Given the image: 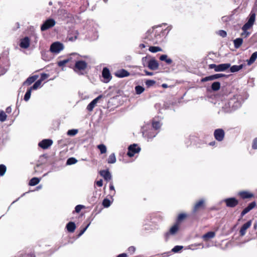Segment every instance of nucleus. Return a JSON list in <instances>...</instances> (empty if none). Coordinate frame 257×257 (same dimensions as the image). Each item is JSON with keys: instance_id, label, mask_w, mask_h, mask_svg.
Segmentation results:
<instances>
[{"instance_id": "46", "label": "nucleus", "mask_w": 257, "mask_h": 257, "mask_svg": "<svg viewBox=\"0 0 257 257\" xmlns=\"http://www.w3.org/2000/svg\"><path fill=\"white\" fill-rule=\"evenodd\" d=\"M69 60H70L69 59H65V60L59 61L58 62V64L59 66H63L65 65L67 63H68L69 61Z\"/></svg>"}, {"instance_id": "29", "label": "nucleus", "mask_w": 257, "mask_h": 257, "mask_svg": "<svg viewBox=\"0 0 257 257\" xmlns=\"http://www.w3.org/2000/svg\"><path fill=\"white\" fill-rule=\"evenodd\" d=\"M243 40L242 38H237L233 41L235 48H238L242 44Z\"/></svg>"}, {"instance_id": "58", "label": "nucleus", "mask_w": 257, "mask_h": 257, "mask_svg": "<svg viewBox=\"0 0 257 257\" xmlns=\"http://www.w3.org/2000/svg\"><path fill=\"white\" fill-rule=\"evenodd\" d=\"M96 185L99 186V187H101L103 185V181H102V180H99L98 181H97L96 182Z\"/></svg>"}, {"instance_id": "60", "label": "nucleus", "mask_w": 257, "mask_h": 257, "mask_svg": "<svg viewBox=\"0 0 257 257\" xmlns=\"http://www.w3.org/2000/svg\"><path fill=\"white\" fill-rule=\"evenodd\" d=\"M175 98H176V100H178V103H182V100L183 99L184 97H175Z\"/></svg>"}, {"instance_id": "7", "label": "nucleus", "mask_w": 257, "mask_h": 257, "mask_svg": "<svg viewBox=\"0 0 257 257\" xmlns=\"http://www.w3.org/2000/svg\"><path fill=\"white\" fill-rule=\"evenodd\" d=\"M56 24L55 21L53 19H49L47 20L41 27V30L42 31L47 30Z\"/></svg>"}, {"instance_id": "43", "label": "nucleus", "mask_w": 257, "mask_h": 257, "mask_svg": "<svg viewBox=\"0 0 257 257\" xmlns=\"http://www.w3.org/2000/svg\"><path fill=\"white\" fill-rule=\"evenodd\" d=\"M135 90L137 94H140L144 91V88L142 86H137L135 87Z\"/></svg>"}, {"instance_id": "42", "label": "nucleus", "mask_w": 257, "mask_h": 257, "mask_svg": "<svg viewBox=\"0 0 257 257\" xmlns=\"http://www.w3.org/2000/svg\"><path fill=\"white\" fill-rule=\"evenodd\" d=\"M110 204H111V202L109 199H108L107 198H105L103 199V200L102 201V205L104 207L107 208L109 206H110Z\"/></svg>"}, {"instance_id": "61", "label": "nucleus", "mask_w": 257, "mask_h": 257, "mask_svg": "<svg viewBox=\"0 0 257 257\" xmlns=\"http://www.w3.org/2000/svg\"><path fill=\"white\" fill-rule=\"evenodd\" d=\"M12 112V108L11 106H9L6 108V112L10 113Z\"/></svg>"}, {"instance_id": "30", "label": "nucleus", "mask_w": 257, "mask_h": 257, "mask_svg": "<svg viewBox=\"0 0 257 257\" xmlns=\"http://www.w3.org/2000/svg\"><path fill=\"white\" fill-rule=\"evenodd\" d=\"M160 59L161 61H164L166 62V63L168 64H170L172 62V60L171 59L168 58L167 55H162L160 56Z\"/></svg>"}, {"instance_id": "49", "label": "nucleus", "mask_w": 257, "mask_h": 257, "mask_svg": "<svg viewBox=\"0 0 257 257\" xmlns=\"http://www.w3.org/2000/svg\"><path fill=\"white\" fill-rule=\"evenodd\" d=\"M218 34L219 35L221 36L222 37H225L227 35V33L225 31L223 30H220L218 31Z\"/></svg>"}, {"instance_id": "27", "label": "nucleus", "mask_w": 257, "mask_h": 257, "mask_svg": "<svg viewBox=\"0 0 257 257\" xmlns=\"http://www.w3.org/2000/svg\"><path fill=\"white\" fill-rule=\"evenodd\" d=\"M257 58V52H254L251 56L249 59L247 61V64L248 65L253 63Z\"/></svg>"}, {"instance_id": "19", "label": "nucleus", "mask_w": 257, "mask_h": 257, "mask_svg": "<svg viewBox=\"0 0 257 257\" xmlns=\"http://www.w3.org/2000/svg\"><path fill=\"white\" fill-rule=\"evenodd\" d=\"M100 175L106 181L110 180L112 178L111 175L108 170L100 171Z\"/></svg>"}, {"instance_id": "48", "label": "nucleus", "mask_w": 257, "mask_h": 257, "mask_svg": "<svg viewBox=\"0 0 257 257\" xmlns=\"http://www.w3.org/2000/svg\"><path fill=\"white\" fill-rule=\"evenodd\" d=\"M186 217V215L184 213H181L178 216V221H180Z\"/></svg>"}, {"instance_id": "45", "label": "nucleus", "mask_w": 257, "mask_h": 257, "mask_svg": "<svg viewBox=\"0 0 257 257\" xmlns=\"http://www.w3.org/2000/svg\"><path fill=\"white\" fill-rule=\"evenodd\" d=\"M83 208H84V206L82 205H77L75 207V211L76 213H79Z\"/></svg>"}, {"instance_id": "41", "label": "nucleus", "mask_w": 257, "mask_h": 257, "mask_svg": "<svg viewBox=\"0 0 257 257\" xmlns=\"http://www.w3.org/2000/svg\"><path fill=\"white\" fill-rule=\"evenodd\" d=\"M6 166L3 164L0 165V176H4L6 172Z\"/></svg>"}, {"instance_id": "18", "label": "nucleus", "mask_w": 257, "mask_h": 257, "mask_svg": "<svg viewBox=\"0 0 257 257\" xmlns=\"http://www.w3.org/2000/svg\"><path fill=\"white\" fill-rule=\"evenodd\" d=\"M115 75L116 76L119 77V78H122L124 77H126L130 75V73L127 71L126 70L122 69L117 70L115 73Z\"/></svg>"}, {"instance_id": "5", "label": "nucleus", "mask_w": 257, "mask_h": 257, "mask_svg": "<svg viewBox=\"0 0 257 257\" xmlns=\"http://www.w3.org/2000/svg\"><path fill=\"white\" fill-rule=\"evenodd\" d=\"M255 20V14L254 13H251L249 15V18L247 23H246L242 27V30H247L253 26Z\"/></svg>"}, {"instance_id": "50", "label": "nucleus", "mask_w": 257, "mask_h": 257, "mask_svg": "<svg viewBox=\"0 0 257 257\" xmlns=\"http://www.w3.org/2000/svg\"><path fill=\"white\" fill-rule=\"evenodd\" d=\"M90 224V223H88L85 228H84L83 229H82L80 231V232L78 234V236H81L84 233V232L86 230L87 228L89 227Z\"/></svg>"}, {"instance_id": "3", "label": "nucleus", "mask_w": 257, "mask_h": 257, "mask_svg": "<svg viewBox=\"0 0 257 257\" xmlns=\"http://www.w3.org/2000/svg\"><path fill=\"white\" fill-rule=\"evenodd\" d=\"M230 67L229 63H223L219 65L211 64L209 65L210 69H214L216 72L224 71Z\"/></svg>"}, {"instance_id": "55", "label": "nucleus", "mask_w": 257, "mask_h": 257, "mask_svg": "<svg viewBox=\"0 0 257 257\" xmlns=\"http://www.w3.org/2000/svg\"><path fill=\"white\" fill-rule=\"evenodd\" d=\"M255 202H252L250 203L249 204V205L247 206V207L250 209H252L255 206Z\"/></svg>"}, {"instance_id": "53", "label": "nucleus", "mask_w": 257, "mask_h": 257, "mask_svg": "<svg viewBox=\"0 0 257 257\" xmlns=\"http://www.w3.org/2000/svg\"><path fill=\"white\" fill-rule=\"evenodd\" d=\"M243 32L241 34V36L246 38L249 35V33L247 31V30H242Z\"/></svg>"}, {"instance_id": "16", "label": "nucleus", "mask_w": 257, "mask_h": 257, "mask_svg": "<svg viewBox=\"0 0 257 257\" xmlns=\"http://www.w3.org/2000/svg\"><path fill=\"white\" fill-rule=\"evenodd\" d=\"M148 67L151 70H155L158 68L159 64L155 59H152L148 62Z\"/></svg>"}, {"instance_id": "10", "label": "nucleus", "mask_w": 257, "mask_h": 257, "mask_svg": "<svg viewBox=\"0 0 257 257\" xmlns=\"http://www.w3.org/2000/svg\"><path fill=\"white\" fill-rule=\"evenodd\" d=\"M224 201L228 207L233 208L238 204V201L234 197L226 198L224 200Z\"/></svg>"}, {"instance_id": "52", "label": "nucleus", "mask_w": 257, "mask_h": 257, "mask_svg": "<svg viewBox=\"0 0 257 257\" xmlns=\"http://www.w3.org/2000/svg\"><path fill=\"white\" fill-rule=\"evenodd\" d=\"M32 90H33V89L31 88V87L30 88H29L27 90V91L26 93H25V94L24 96H25V97H29V96H31V91H32Z\"/></svg>"}, {"instance_id": "14", "label": "nucleus", "mask_w": 257, "mask_h": 257, "mask_svg": "<svg viewBox=\"0 0 257 257\" xmlns=\"http://www.w3.org/2000/svg\"><path fill=\"white\" fill-rule=\"evenodd\" d=\"M161 118L158 117H155L153 121H152V126L154 129H155L156 131L159 129L162 124V123L161 122Z\"/></svg>"}, {"instance_id": "62", "label": "nucleus", "mask_w": 257, "mask_h": 257, "mask_svg": "<svg viewBox=\"0 0 257 257\" xmlns=\"http://www.w3.org/2000/svg\"><path fill=\"white\" fill-rule=\"evenodd\" d=\"M144 72H145L146 74L147 75H149V76H151V75H153V72H148V71L147 70H144Z\"/></svg>"}, {"instance_id": "63", "label": "nucleus", "mask_w": 257, "mask_h": 257, "mask_svg": "<svg viewBox=\"0 0 257 257\" xmlns=\"http://www.w3.org/2000/svg\"><path fill=\"white\" fill-rule=\"evenodd\" d=\"M117 257H127V254L125 253L119 254Z\"/></svg>"}, {"instance_id": "26", "label": "nucleus", "mask_w": 257, "mask_h": 257, "mask_svg": "<svg viewBox=\"0 0 257 257\" xmlns=\"http://www.w3.org/2000/svg\"><path fill=\"white\" fill-rule=\"evenodd\" d=\"M243 67V64H241L240 65H233L232 66L230 67V71L232 73H234L241 70Z\"/></svg>"}, {"instance_id": "51", "label": "nucleus", "mask_w": 257, "mask_h": 257, "mask_svg": "<svg viewBox=\"0 0 257 257\" xmlns=\"http://www.w3.org/2000/svg\"><path fill=\"white\" fill-rule=\"evenodd\" d=\"M252 148L253 149H257V138L253 140Z\"/></svg>"}, {"instance_id": "35", "label": "nucleus", "mask_w": 257, "mask_h": 257, "mask_svg": "<svg viewBox=\"0 0 257 257\" xmlns=\"http://www.w3.org/2000/svg\"><path fill=\"white\" fill-rule=\"evenodd\" d=\"M97 148L100 150L101 154H104L106 152V147L104 145H99L97 146Z\"/></svg>"}, {"instance_id": "33", "label": "nucleus", "mask_w": 257, "mask_h": 257, "mask_svg": "<svg viewBox=\"0 0 257 257\" xmlns=\"http://www.w3.org/2000/svg\"><path fill=\"white\" fill-rule=\"evenodd\" d=\"M116 162V158L114 153H112L108 157L107 163L109 164H113Z\"/></svg>"}, {"instance_id": "37", "label": "nucleus", "mask_w": 257, "mask_h": 257, "mask_svg": "<svg viewBox=\"0 0 257 257\" xmlns=\"http://www.w3.org/2000/svg\"><path fill=\"white\" fill-rule=\"evenodd\" d=\"M7 115L6 113L3 110H0V121H5L7 119Z\"/></svg>"}, {"instance_id": "38", "label": "nucleus", "mask_w": 257, "mask_h": 257, "mask_svg": "<svg viewBox=\"0 0 257 257\" xmlns=\"http://www.w3.org/2000/svg\"><path fill=\"white\" fill-rule=\"evenodd\" d=\"M78 131L77 129L69 130L68 131L67 134L70 136H74L78 133Z\"/></svg>"}, {"instance_id": "13", "label": "nucleus", "mask_w": 257, "mask_h": 257, "mask_svg": "<svg viewBox=\"0 0 257 257\" xmlns=\"http://www.w3.org/2000/svg\"><path fill=\"white\" fill-rule=\"evenodd\" d=\"M102 76L104 79V82L107 83L109 82L111 79V76L110 75L109 70L107 68H104L102 70Z\"/></svg>"}, {"instance_id": "2", "label": "nucleus", "mask_w": 257, "mask_h": 257, "mask_svg": "<svg viewBox=\"0 0 257 257\" xmlns=\"http://www.w3.org/2000/svg\"><path fill=\"white\" fill-rule=\"evenodd\" d=\"M87 67V64L85 61L78 60L75 62L74 70L76 72L80 73L81 71L85 70Z\"/></svg>"}, {"instance_id": "36", "label": "nucleus", "mask_w": 257, "mask_h": 257, "mask_svg": "<svg viewBox=\"0 0 257 257\" xmlns=\"http://www.w3.org/2000/svg\"><path fill=\"white\" fill-rule=\"evenodd\" d=\"M77 162V160L74 158H69L66 162V164L68 165H71L73 164H75Z\"/></svg>"}, {"instance_id": "9", "label": "nucleus", "mask_w": 257, "mask_h": 257, "mask_svg": "<svg viewBox=\"0 0 257 257\" xmlns=\"http://www.w3.org/2000/svg\"><path fill=\"white\" fill-rule=\"evenodd\" d=\"M179 229V226L177 223L172 226L169 231L165 233V237L166 240H168L170 235H174L177 232Z\"/></svg>"}, {"instance_id": "8", "label": "nucleus", "mask_w": 257, "mask_h": 257, "mask_svg": "<svg viewBox=\"0 0 257 257\" xmlns=\"http://www.w3.org/2000/svg\"><path fill=\"white\" fill-rule=\"evenodd\" d=\"M225 136V132L222 128L216 129L214 132V137L216 141L221 142Z\"/></svg>"}, {"instance_id": "64", "label": "nucleus", "mask_w": 257, "mask_h": 257, "mask_svg": "<svg viewBox=\"0 0 257 257\" xmlns=\"http://www.w3.org/2000/svg\"><path fill=\"white\" fill-rule=\"evenodd\" d=\"M69 41H73L77 39V36H75V37L73 38V37H69L68 38Z\"/></svg>"}, {"instance_id": "40", "label": "nucleus", "mask_w": 257, "mask_h": 257, "mask_svg": "<svg viewBox=\"0 0 257 257\" xmlns=\"http://www.w3.org/2000/svg\"><path fill=\"white\" fill-rule=\"evenodd\" d=\"M41 83H42V82H41V80H37L35 83L33 85V86L31 87V88L33 89V90H36L37 89V88H38L39 87H41Z\"/></svg>"}, {"instance_id": "31", "label": "nucleus", "mask_w": 257, "mask_h": 257, "mask_svg": "<svg viewBox=\"0 0 257 257\" xmlns=\"http://www.w3.org/2000/svg\"><path fill=\"white\" fill-rule=\"evenodd\" d=\"M220 88V83L219 82H214L212 84L211 89L213 91H218Z\"/></svg>"}, {"instance_id": "11", "label": "nucleus", "mask_w": 257, "mask_h": 257, "mask_svg": "<svg viewBox=\"0 0 257 257\" xmlns=\"http://www.w3.org/2000/svg\"><path fill=\"white\" fill-rule=\"evenodd\" d=\"M53 144V141L50 139H44L39 143L38 146L43 149H47Z\"/></svg>"}, {"instance_id": "23", "label": "nucleus", "mask_w": 257, "mask_h": 257, "mask_svg": "<svg viewBox=\"0 0 257 257\" xmlns=\"http://www.w3.org/2000/svg\"><path fill=\"white\" fill-rule=\"evenodd\" d=\"M67 230L69 232H73L76 229V225L73 222H68L66 226Z\"/></svg>"}, {"instance_id": "15", "label": "nucleus", "mask_w": 257, "mask_h": 257, "mask_svg": "<svg viewBox=\"0 0 257 257\" xmlns=\"http://www.w3.org/2000/svg\"><path fill=\"white\" fill-rule=\"evenodd\" d=\"M251 225V221L249 220L245 223H244L241 227L239 232L241 236H243L246 233V230L248 229Z\"/></svg>"}, {"instance_id": "22", "label": "nucleus", "mask_w": 257, "mask_h": 257, "mask_svg": "<svg viewBox=\"0 0 257 257\" xmlns=\"http://www.w3.org/2000/svg\"><path fill=\"white\" fill-rule=\"evenodd\" d=\"M215 233L214 232L209 231V232H207L206 233L204 234L202 236V238H203V239L204 241H207L209 239L214 238L215 237Z\"/></svg>"}, {"instance_id": "44", "label": "nucleus", "mask_w": 257, "mask_h": 257, "mask_svg": "<svg viewBox=\"0 0 257 257\" xmlns=\"http://www.w3.org/2000/svg\"><path fill=\"white\" fill-rule=\"evenodd\" d=\"M156 82L154 80H148L146 81V85L148 87H150L153 86L155 84Z\"/></svg>"}, {"instance_id": "4", "label": "nucleus", "mask_w": 257, "mask_h": 257, "mask_svg": "<svg viewBox=\"0 0 257 257\" xmlns=\"http://www.w3.org/2000/svg\"><path fill=\"white\" fill-rule=\"evenodd\" d=\"M64 49L63 45L59 42L52 43L50 46V51L55 54L59 53Z\"/></svg>"}, {"instance_id": "59", "label": "nucleus", "mask_w": 257, "mask_h": 257, "mask_svg": "<svg viewBox=\"0 0 257 257\" xmlns=\"http://www.w3.org/2000/svg\"><path fill=\"white\" fill-rule=\"evenodd\" d=\"M117 97H110V99L108 100V103L114 102L117 100Z\"/></svg>"}, {"instance_id": "39", "label": "nucleus", "mask_w": 257, "mask_h": 257, "mask_svg": "<svg viewBox=\"0 0 257 257\" xmlns=\"http://www.w3.org/2000/svg\"><path fill=\"white\" fill-rule=\"evenodd\" d=\"M183 248V246L182 245H176L172 249V251L174 253H177L182 250Z\"/></svg>"}, {"instance_id": "32", "label": "nucleus", "mask_w": 257, "mask_h": 257, "mask_svg": "<svg viewBox=\"0 0 257 257\" xmlns=\"http://www.w3.org/2000/svg\"><path fill=\"white\" fill-rule=\"evenodd\" d=\"M40 182V179L37 177L32 178L29 182V185L35 186L38 184Z\"/></svg>"}, {"instance_id": "28", "label": "nucleus", "mask_w": 257, "mask_h": 257, "mask_svg": "<svg viewBox=\"0 0 257 257\" xmlns=\"http://www.w3.org/2000/svg\"><path fill=\"white\" fill-rule=\"evenodd\" d=\"M157 134V132H153L152 130L150 132H144L143 135L148 136V139H152L155 137Z\"/></svg>"}, {"instance_id": "20", "label": "nucleus", "mask_w": 257, "mask_h": 257, "mask_svg": "<svg viewBox=\"0 0 257 257\" xmlns=\"http://www.w3.org/2000/svg\"><path fill=\"white\" fill-rule=\"evenodd\" d=\"M101 97H96L94 99H93L87 106V109L89 111H91L94 108V107L96 105V104L98 103L99 99Z\"/></svg>"}, {"instance_id": "57", "label": "nucleus", "mask_w": 257, "mask_h": 257, "mask_svg": "<svg viewBox=\"0 0 257 257\" xmlns=\"http://www.w3.org/2000/svg\"><path fill=\"white\" fill-rule=\"evenodd\" d=\"M109 189H110V190H112V191H114V192H113V195H114V194H115V189H114V186H113V185L112 183H111L110 184V185H109Z\"/></svg>"}, {"instance_id": "12", "label": "nucleus", "mask_w": 257, "mask_h": 257, "mask_svg": "<svg viewBox=\"0 0 257 257\" xmlns=\"http://www.w3.org/2000/svg\"><path fill=\"white\" fill-rule=\"evenodd\" d=\"M225 76V74H221V73L214 74V75H210V76H207V77H205L204 78H203L201 79V82H206V81H207L213 80L217 79H218L219 78L224 77Z\"/></svg>"}, {"instance_id": "54", "label": "nucleus", "mask_w": 257, "mask_h": 257, "mask_svg": "<svg viewBox=\"0 0 257 257\" xmlns=\"http://www.w3.org/2000/svg\"><path fill=\"white\" fill-rule=\"evenodd\" d=\"M48 77V75L47 74H45V73L42 74L41 78H40V79H39V80H41V82H42L45 79L47 78Z\"/></svg>"}, {"instance_id": "6", "label": "nucleus", "mask_w": 257, "mask_h": 257, "mask_svg": "<svg viewBox=\"0 0 257 257\" xmlns=\"http://www.w3.org/2000/svg\"><path fill=\"white\" fill-rule=\"evenodd\" d=\"M127 155L130 157H133L135 154L138 153L141 151V148L137 144H134L128 147Z\"/></svg>"}, {"instance_id": "34", "label": "nucleus", "mask_w": 257, "mask_h": 257, "mask_svg": "<svg viewBox=\"0 0 257 257\" xmlns=\"http://www.w3.org/2000/svg\"><path fill=\"white\" fill-rule=\"evenodd\" d=\"M149 50L152 53H156L157 52L162 51V49L160 47L156 46L150 47Z\"/></svg>"}, {"instance_id": "24", "label": "nucleus", "mask_w": 257, "mask_h": 257, "mask_svg": "<svg viewBox=\"0 0 257 257\" xmlns=\"http://www.w3.org/2000/svg\"><path fill=\"white\" fill-rule=\"evenodd\" d=\"M38 77H39V76L37 75H33L32 76L29 77L25 81L24 84L30 85L32 83H33L35 81H36Z\"/></svg>"}, {"instance_id": "21", "label": "nucleus", "mask_w": 257, "mask_h": 257, "mask_svg": "<svg viewBox=\"0 0 257 257\" xmlns=\"http://www.w3.org/2000/svg\"><path fill=\"white\" fill-rule=\"evenodd\" d=\"M204 203V199H201L199 201L197 202L194 205L193 212L194 213L197 211L199 209L203 207Z\"/></svg>"}, {"instance_id": "17", "label": "nucleus", "mask_w": 257, "mask_h": 257, "mask_svg": "<svg viewBox=\"0 0 257 257\" xmlns=\"http://www.w3.org/2000/svg\"><path fill=\"white\" fill-rule=\"evenodd\" d=\"M30 40L28 37L22 39L20 43V47L22 48L27 49L30 46Z\"/></svg>"}, {"instance_id": "25", "label": "nucleus", "mask_w": 257, "mask_h": 257, "mask_svg": "<svg viewBox=\"0 0 257 257\" xmlns=\"http://www.w3.org/2000/svg\"><path fill=\"white\" fill-rule=\"evenodd\" d=\"M239 196L242 198V199H247L251 198L253 196V194L250 193L247 191H241L239 193Z\"/></svg>"}, {"instance_id": "56", "label": "nucleus", "mask_w": 257, "mask_h": 257, "mask_svg": "<svg viewBox=\"0 0 257 257\" xmlns=\"http://www.w3.org/2000/svg\"><path fill=\"white\" fill-rule=\"evenodd\" d=\"M135 250L136 248L133 246H131L128 248V251L132 253H134Z\"/></svg>"}, {"instance_id": "1", "label": "nucleus", "mask_w": 257, "mask_h": 257, "mask_svg": "<svg viewBox=\"0 0 257 257\" xmlns=\"http://www.w3.org/2000/svg\"><path fill=\"white\" fill-rule=\"evenodd\" d=\"M208 100L213 102L215 106L222 107L225 112H230L239 108L242 102V97H208Z\"/></svg>"}, {"instance_id": "47", "label": "nucleus", "mask_w": 257, "mask_h": 257, "mask_svg": "<svg viewBox=\"0 0 257 257\" xmlns=\"http://www.w3.org/2000/svg\"><path fill=\"white\" fill-rule=\"evenodd\" d=\"M250 210H251L247 206L245 207L241 212V216L242 217L247 213H248Z\"/></svg>"}]
</instances>
